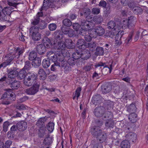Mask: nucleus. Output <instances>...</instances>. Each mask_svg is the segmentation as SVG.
I'll return each mask as SVG.
<instances>
[{"mask_svg": "<svg viewBox=\"0 0 148 148\" xmlns=\"http://www.w3.org/2000/svg\"><path fill=\"white\" fill-rule=\"evenodd\" d=\"M82 25L84 28H86L87 27V29H91V32L93 33L92 37L94 38L97 36H102L105 33L104 29L101 27L97 26L93 28L94 24L91 22L84 20L82 22Z\"/></svg>", "mask_w": 148, "mask_h": 148, "instance_id": "f257e3e1", "label": "nucleus"}, {"mask_svg": "<svg viewBox=\"0 0 148 148\" xmlns=\"http://www.w3.org/2000/svg\"><path fill=\"white\" fill-rule=\"evenodd\" d=\"M25 49L23 47L19 46L15 48L14 50L15 55L12 54L11 52L7 54L4 58L5 62L0 65H10L12 64L13 59L15 57L18 58L22 55L25 51Z\"/></svg>", "mask_w": 148, "mask_h": 148, "instance_id": "f03ea898", "label": "nucleus"}, {"mask_svg": "<svg viewBox=\"0 0 148 148\" xmlns=\"http://www.w3.org/2000/svg\"><path fill=\"white\" fill-rule=\"evenodd\" d=\"M136 21V18L135 17L130 16L128 17V19H123L122 21L120 23L119 26L121 27V31L119 33V36L121 42L123 36L124 34V32L123 29L127 27L130 29H133L135 26Z\"/></svg>", "mask_w": 148, "mask_h": 148, "instance_id": "7ed1b4c3", "label": "nucleus"}, {"mask_svg": "<svg viewBox=\"0 0 148 148\" xmlns=\"http://www.w3.org/2000/svg\"><path fill=\"white\" fill-rule=\"evenodd\" d=\"M57 49L56 48L55 50L53 52V51H49L47 53V56L48 58H45L42 61V65H50V60L53 62L54 63L53 65H60V63L58 62L59 60H62L63 58H58V53L57 52Z\"/></svg>", "mask_w": 148, "mask_h": 148, "instance_id": "20e7f679", "label": "nucleus"}, {"mask_svg": "<svg viewBox=\"0 0 148 148\" xmlns=\"http://www.w3.org/2000/svg\"><path fill=\"white\" fill-rule=\"evenodd\" d=\"M77 47L78 49L81 50V51H83L87 53L86 55V58H89L91 56V54L90 51H93L95 49L94 48L95 46L94 44L92 45L89 43H86L84 39H79L77 41Z\"/></svg>", "mask_w": 148, "mask_h": 148, "instance_id": "39448f33", "label": "nucleus"}, {"mask_svg": "<svg viewBox=\"0 0 148 148\" xmlns=\"http://www.w3.org/2000/svg\"><path fill=\"white\" fill-rule=\"evenodd\" d=\"M108 28L109 29H112L114 31L118 32L115 38V41L116 45H119L121 43V39L120 38L119 33L121 30V27L117 24H116L115 22L113 21H110L108 24Z\"/></svg>", "mask_w": 148, "mask_h": 148, "instance_id": "423d86ee", "label": "nucleus"}, {"mask_svg": "<svg viewBox=\"0 0 148 148\" xmlns=\"http://www.w3.org/2000/svg\"><path fill=\"white\" fill-rule=\"evenodd\" d=\"M77 50V52L74 53L72 54V58H70L69 59L68 63L69 65H75L76 63H75V60H77L76 62L78 59L82 57L83 58L84 60H87L88 58H86V56L87 53L83 51H81L80 50Z\"/></svg>", "mask_w": 148, "mask_h": 148, "instance_id": "0eeeda50", "label": "nucleus"}, {"mask_svg": "<svg viewBox=\"0 0 148 148\" xmlns=\"http://www.w3.org/2000/svg\"><path fill=\"white\" fill-rule=\"evenodd\" d=\"M81 25L82 27L79 31V34L82 36H84L86 41L90 42L92 38H95L92 37L93 33L91 32V29H87V27H86V28H84L82 25Z\"/></svg>", "mask_w": 148, "mask_h": 148, "instance_id": "6e6552de", "label": "nucleus"}, {"mask_svg": "<svg viewBox=\"0 0 148 148\" xmlns=\"http://www.w3.org/2000/svg\"><path fill=\"white\" fill-rule=\"evenodd\" d=\"M59 46V43H58L56 48L57 49V50H58L57 52L58 53V58H63L62 60H59L60 62H62L64 60L65 57H70L71 54L69 52V50L68 51L65 49V48H62V47Z\"/></svg>", "mask_w": 148, "mask_h": 148, "instance_id": "1a4fd4ad", "label": "nucleus"}, {"mask_svg": "<svg viewBox=\"0 0 148 148\" xmlns=\"http://www.w3.org/2000/svg\"><path fill=\"white\" fill-rule=\"evenodd\" d=\"M57 39L60 40L58 42L59 47H62V48H66L67 47L69 49H73L74 47L75 46L73 44V42H70L68 44H65L64 40H63L64 39L63 35L62 34H58V35L57 36Z\"/></svg>", "mask_w": 148, "mask_h": 148, "instance_id": "9d476101", "label": "nucleus"}, {"mask_svg": "<svg viewBox=\"0 0 148 148\" xmlns=\"http://www.w3.org/2000/svg\"><path fill=\"white\" fill-rule=\"evenodd\" d=\"M37 27H31L30 29L31 37L34 41H38L41 39V34L38 32Z\"/></svg>", "mask_w": 148, "mask_h": 148, "instance_id": "9b49d317", "label": "nucleus"}, {"mask_svg": "<svg viewBox=\"0 0 148 148\" xmlns=\"http://www.w3.org/2000/svg\"><path fill=\"white\" fill-rule=\"evenodd\" d=\"M40 18L38 17H36L34 18V20L31 21V24L32 26V27H37L39 29H44L45 27V22L43 21H41V23H40Z\"/></svg>", "mask_w": 148, "mask_h": 148, "instance_id": "f8f14e48", "label": "nucleus"}, {"mask_svg": "<svg viewBox=\"0 0 148 148\" xmlns=\"http://www.w3.org/2000/svg\"><path fill=\"white\" fill-rule=\"evenodd\" d=\"M39 86L38 83H35L32 87L26 89L25 90V92L28 95H34L38 91Z\"/></svg>", "mask_w": 148, "mask_h": 148, "instance_id": "ddd939ff", "label": "nucleus"}, {"mask_svg": "<svg viewBox=\"0 0 148 148\" xmlns=\"http://www.w3.org/2000/svg\"><path fill=\"white\" fill-rule=\"evenodd\" d=\"M90 132L93 136L96 138L100 136L102 132L100 127L97 126L93 127L91 129Z\"/></svg>", "mask_w": 148, "mask_h": 148, "instance_id": "4468645a", "label": "nucleus"}, {"mask_svg": "<svg viewBox=\"0 0 148 148\" xmlns=\"http://www.w3.org/2000/svg\"><path fill=\"white\" fill-rule=\"evenodd\" d=\"M14 96V94L12 92V90L8 89L6 90V92L3 95L1 99H7L8 100L10 99L14 100L13 97Z\"/></svg>", "mask_w": 148, "mask_h": 148, "instance_id": "2eb2a0df", "label": "nucleus"}, {"mask_svg": "<svg viewBox=\"0 0 148 148\" xmlns=\"http://www.w3.org/2000/svg\"><path fill=\"white\" fill-rule=\"evenodd\" d=\"M11 13V10L9 7H6L3 9L0 6V17L3 18L6 15H10Z\"/></svg>", "mask_w": 148, "mask_h": 148, "instance_id": "dca6fc26", "label": "nucleus"}, {"mask_svg": "<svg viewBox=\"0 0 148 148\" xmlns=\"http://www.w3.org/2000/svg\"><path fill=\"white\" fill-rule=\"evenodd\" d=\"M105 108L103 106L97 107L95 110L94 114L97 117H101L105 112Z\"/></svg>", "mask_w": 148, "mask_h": 148, "instance_id": "f3484780", "label": "nucleus"}, {"mask_svg": "<svg viewBox=\"0 0 148 148\" xmlns=\"http://www.w3.org/2000/svg\"><path fill=\"white\" fill-rule=\"evenodd\" d=\"M36 50L39 54H43L46 52V47L42 44H39L36 46Z\"/></svg>", "mask_w": 148, "mask_h": 148, "instance_id": "a211bd4d", "label": "nucleus"}, {"mask_svg": "<svg viewBox=\"0 0 148 148\" xmlns=\"http://www.w3.org/2000/svg\"><path fill=\"white\" fill-rule=\"evenodd\" d=\"M18 129L21 131H24L27 127V124L26 122L21 121L18 122L17 124Z\"/></svg>", "mask_w": 148, "mask_h": 148, "instance_id": "6ab92c4d", "label": "nucleus"}, {"mask_svg": "<svg viewBox=\"0 0 148 148\" xmlns=\"http://www.w3.org/2000/svg\"><path fill=\"white\" fill-rule=\"evenodd\" d=\"M112 87L110 85L105 84L101 86V91L103 94H106L111 91Z\"/></svg>", "mask_w": 148, "mask_h": 148, "instance_id": "aec40b11", "label": "nucleus"}, {"mask_svg": "<svg viewBox=\"0 0 148 148\" xmlns=\"http://www.w3.org/2000/svg\"><path fill=\"white\" fill-rule=\"evenodd\" d=\"M26 77L35 84L37 80V75L34 73H28L26 75Z\"/></svg>", "mask_w": 148, "mask_h": 148, "instance_id": "412c9836", "label": "nucleus"}, {"mask_svg": "<svg viewBox=\"0 0 148 148\" xmlns=\"http://www.w3.org/2000/svg\"><path fill=\"white\" fill-rule=\"evenodd\" d=\"M42 42L43 45L47 47V48H50L51 46L52 43L51 40L48 37H46L44 38Z\"/></svg>", "mask_w": 148, "mask_h": 148, "instance_id": "4be33fe9", "label": "nucleus"}, {"mask_svg": "<svg viewBox=\"0 0 148 148\" xmlns=\"http://www.w3.org/2000/svg\"><path fill=\"white\" fill-rule=\"evenodd\" d=\"M38 74L40 77V79L41 80H44L47 77V74L46 72L42 69H39Z\"/></svg>", "mask_w": 148, "mask_h": 148, "instance_id": "5701e85b", "label": "nucleus"}, {"mask_svg": "<svg viewBox=\"0 0 148 148\" xmlns=\"http://www.w3.org/2000/svg\"><path fill=\"white\" fill-rule=\"evenodd\" d=\"M109 66H108V65H106L102 70V72L103 75H106L108 73H110L111 72L112 70V65Z\"/></svg>", "mask_w": 148, "mask_h": 148, "instance_id": "b1692460", "label": "nucleus"}, {"mask_svg": "<svg viewBox=\"0 0 148 148\" xmlns=\"http://www.w3.org/2000/svg\"><path fill=\"white\" fill-rule=\"evenodd\" d=\"M91 145L92 146V148H103L102 144L97 142V140H92Z\"/></svg>", "mask_w": 148, "mask_h": 148, "instance_id": "393cba45", "label": "nucleus"}, {"mask_svg": "<svg viewBox=\"0 0 148 148\" xmlns=\"http://www.w3.org/2000/svg\"><path fill=\"white\" fill-rule=\"evenodd\" d=\"M44 121L45 119L41 118L37 122L36 125L39 128H42L45 126Z\"/></svg>", "mask_w": 148, "mask_h": 148, "instance_id": "a878e982", "label": "nucleus"}, {"mask_svg": "<svg viewBox=\"0 0 148 148\" xmlns=\"http://www.w3.org/2000/svg\"><path fill=\"white\" fill-rule=\"evenodd\" d=\"M121 148H130V143L127 140H124L121 142Z\"/></svg>", "mask_w": 148, "mask_h": 148, "instance_id": "bb28decb", "label": "nucleus"}, {"mask_svg": "<svg viewBox=\"0 0 148 148\" xmlns=\"http://www.w3.org/2000/svg\"><path fill=\"white\" fill-rule=\"evenodd\" d=\"M127 136L130 140H131L133 142H135L136 141L137 138V135L134 133H132L131 134H129L127 135Z\"/></svg>", "mask_w": 148, "mask_h": 148, "instance_id": "cd10ccee", "label": "nucleus"}, {"mask_svg": "<svg viewBox=\"0 0 148 148\" xmlns=\"http://www.w3.org/2000/svg\"><path fill=\"white\" fill-rule=\"evenodd\" d=\"M129 119L132 122L134 123L137 120V115L134 113L133 112L129 115Z\"/></svg>", "mask_w": 148, "mask_h": 148, "instance_id": "c85d7f7f", "label": "nucleus"}, {"mask_svg": "<svg viewBox=\"0 0 148 148\" xmlns=\"http://www.w3.org/2000/svg\"><path fill=\"white\" fill-rule=\"evenodd\" d=\"M133 13L136 14H140L143 11V9L140 7L135 6L133 9Z\"/></svg>", "mask_w": 148, "mask_h": 148, "instance_id": "c756f323", "label": "nucleus"}, {"mask_svg": "<svg viewBox=\"0 0 148 148\" xmlns=\"http://www.w3.org/2000/svg\"><path fill=\"white\" fill-rule=\"evenodd\" d=\"M97 138L98 139L100 142V143H101L105 142L107 138V135L106 133H102L101 135L100 136Z\"/></svg>", "mask_w": 148, "mask_h": 148, "instance_id": "7c9ffc66", "label": "nucleus"}, {"mask_svg": "<svg viewBox=\"0 0 148 148\" xmlns=\"http://www.w3.org/2000/svg\"><path fill=\"white\" fill-rule=\"evenodd\" d=\"M26 72L24 70L20 71L19 73L17 74L18 78L20 79H25L26 75Z\"/></svg>", "mask_w": 148, "mask_h": 148, "instance_id": "2f4dec72", "label": "nucleus"}, {"mask_svg": "<svg viewBox=\"0 0 148 148\" xmlns=\"http://www.w3.org/2000/svg\"><path fill=\"white\" fill-rule=\"evenodd\" d=\"M133 35V32H131L129 34L127 38L125 40V43L126 45H128L130 42H131Z\"/></svg>", "mask_w": 148, "mask_h": 148, "instance_id": "473e14b6", "label": "nucleus"}, {"mask_svg": "<svg viewBox=\"0 0 148 148\" xmlns=\"http://www.w3.org/2000/svg\"><path fill=\"white\" fill-rule=\"evenodd\" d=\"M118 33V32L114 31V29H112V32L111 31H108L106 33V35L107 37L112 38L115 36L117 33Z\"/></svg>", "mask_w": 148, "mask_h": 148, "instance_id": "72a5a7b5", "label": "nucleus"}, {"mask_svg": "<svg viewBox=\"0 0 148 148\" xmlns=\"http://www.w3.org/2000/svg\"><path fill=\"white\" fill-rule=\"evenodd\" d=\"M112 113L109 111H106L103 114V119L104 120H107V119H109V118L112 116Z\"/></svg>", "mask_w": 148, "mask_h": 148, "instance_id": "f704fd0d", "label": "nucleus"}, {"mask_svg": "<svg viewBox=\"0 0 148 148\" xmlns=\"http://www.w3.org/2000/svg\"><path fill=\"white\" fill-rule=\"evenodd\" d=\"M37 55L36 53L34 51H31L29 56V60L32 61L37 58Z\"/></svg>", "mask_w": 148, "mask_h": 148, "instance_id": "c9c22d12", "label": "nucleus"}, {"mask_svg": "<svg viewBox=\"0 0 148 148\" xmlns=\"http://www.w3.org/2000/svg\"><path fill=\"white\" fill-rule=\"evenodd\" d=\"M81 91V88H78L76 90L75 92L73 94V99H74L76 97L77 99L80 95V93Z\"/></svg>", "mask_w": 148, "mask_h": 148, "instance_id": "e433bc0d", "label": "nucleus"}, {"mask_svg": "<svg viewBox=\"0 0 148 148\" xmlns=\"http://www.w3.org/2000/svg\"><path fill=\"white\" fill-rule=\"evenodd\" d=\"M17 71H10L8 74V77L11 78H14L17 76Z\"/></svg>", "mask_w": 148, "mask_h": 148, "instance_id": "4c0bfd02", "label": "nucleus"}, {"mask_svg": "<svg viewBox=\"0 0 148 148\" xmlns=\"http://www.w3.org/2000/svg\"><path fill=\"white\" fill-rule=\"evenodd\" d=\"M54 123L53 122H49L47 125V130L50 132H51L54 129Z\"/></svg>", "mask_w": 148, "mask_h": 148, "instance_id": "58836bf2", "label": "nucleus"}, {"mask_svg": "<svg viewBox=\"0 0 148 148\" xmlns=\"http://www.w3.org/2000/svg\"><path fill=\"white\" fill-rule=\"evenodd\" d=\"M52 138L51 137L48 136L44 139L43 143L45 145H49L52 143Z\"/></svg>", "mask_w": 148, "mask_h": 148, "instance_id": "ea45409f", "label": "nucleus"}, {"mask_svg": "<svg viewBox=\"0 0 148 148\" xmlns=\"http://www.w3.org/2000/svg\"><path fill=\"white\" fill-rule=\"evenodd\" d=\"M48 1L47 0H44L43 6L41 8L40 11H42L43 10H47L49 7V4L50 3L48 2Z\"/></svg>", "mask_w": 148, "mask_h": 148, "instance_id": "a19ab883", "label": "nucleus"}, {"mask_svg": "<svg viewBox=\"0 0 148 148\" xmlns=\"http://www.w3.org/2000/svg\"><path fill=\"white\" fill-rule=\"evenodd\" d=\"M107 120L108 121L106 122L105 124L106 127L108 128L113 127L114 125V122L113 121L110 119H107Z\"/></svg>", "mask_w": 148, "mask_h": 148, "instance_id": "79ce46f5", "label": "nucleus"}, {"mask_svg": "<svg viewBox=\"0 0 148 148\" xmlns=\"http://www.w3.org/2000/svg\"><path fill=\"white\" fill-rule=\"evenodd\" d=\"M41 58L37 57L32 60V65H41Z\"/></svg>", "mask_w": 148, "mask_h": 148, "instance_id": "37998d69", "label": "nucleus"}, {"mask_svg": "<svg viewBox=\"0 0 148 148\" xmlns=\"http://www.w3.org/2000/svg\"><path fill=\"white\" fill-rule=\"evenodd\" d=\"M103 49L102 47H98L96 49V54L97 55L102 56L103 54Z\"/></svg>", "mask_w": 148, "mask_h": 148, "instance_id": "c03bdc74", "label": "nucleus"}, {"mask_svg": "<svg viewBox=\"0 0 148 148\" xmlns=\"http://www.w3.org/2000/svg\"><path fill=\"white\" fill-rule=\"evenodd\" d=\"M24 84L27 86H31L32 84H35L32 82L31 80L28 79L26 77H25V78L24 79Z\"/></svg>", "mask_w": 148, "mask_h": 148, "instance_id": "a18cd8bd", "label": "nucleus"}, {"mask_svg": "<svg viewBox=\"0 0 148 148\" xmlns=\"http://www.w3.org/2000/svg\"><path fill=\"white\" fill-rule=\"evenodd\" d=\"M10 86L13 89H16L20 86L19 82L14 81L11 84Z\"/></svg>", "mask_w": 148, "mask_h": 148, "instance_id": "49530a36", "label": "nucleus"}, {"mask_svg": "<svg viewBox=\"0 0 148 148\" xmlns=\"http://www.w3.org/2000/svg\"><path fill=\"white\" fill-rule=\"evenodd\" d=\"M63 23L64 25L67 27H70L72 25L71 21L68 18H66L63 21Z\"/></svg>", "mask_w": 148, "mask_h": 148, "instance_id": "de8ad7c7", "label": "nucleus"}, {"mask_svg": "<svg viewBox=\"0 0 148 148\" xmlns=\"http://www.w3.org/2000/svg\"><path fill=\"white\" fill-rule=\"evenodd\" d=\"M93 21L97 24H100L103 21L102 18L100 16H96L93 18Z\"/></svg>", "mask_w": 148, "mask_h": 148, "instance_id": "09e8293b", "label": "nucleus"}, {"mask_svg": "<svg viewBox=\"0 0 148 148\" xmlns=\"http://www.w3.org/2000/svg\"><path fill=\"white\" fill-rule=\"evenodd\" d=\"M90 10L89 9H86L83 12L81 13L80 14L81 16H84V17H87L90 14Z\"/></svg>", "mask_w": 148, "mask_h": 148, "instance_id": "8fccbe9b", "label": "nucleus"}, {"mask_svg": "<svg viewBox=\"0 0 148 148\" xmlns=\"http://www.w3.org/2000/svg\"><path fill=\"white\" fill-rule=\"evenodd\" d=\"M135 106L134 104H131L128 107L127 110L130 112L134 111L135 110Z\"/></svg>", "mask_w": 148, "mask_h": 148, "instance_id": "3c124183", "label": "nucleus"}, {"mask_svg": "<svg viewBox=\"0 0 148 148\" xmlns=\"http://www.w3.org/2000/svg\"><path fill=\"white\" fill-rule=\"evenodd\" d=\"M16 109L19 110H24L26 109V106L22 104H20L16 105Z\"/></svg>", "mask_w": 148, "mask_h": 148, "instance_id": "603ef678", "label": "nucleus"}, {"mask_svg": "<svg viewBox=\"0 0 148 148\" xmlns=\"http://www.w3.org/2000/svg\"><path fill=\"white\" fill-rule=\"evenodd\" d=\"M48 27L50 31H54L56 29L57 25L55 23H51L49 25Z\"/></svg>", "mask_w": 148, "mask_h": 148, "instance_id": "864d4df0", "label": "nucleus"}, {"mask_svg": "<svg viewBox=\"0 0 148 148\" xmlns=\"http://www.w3.org/2000/svg\"><path fill=\"white\" fill-rule=\"evenodd\" d=\"M70 65H61L60 67L62 68L64 67V71L66 73H67L71 69Z\"/></svg>", "mask_w": 148, "mask_h": 148, "instance_id": "5fc2aeb1", "label": "nucleus"}, {"mask_svg": "<svg viewBox=\"0 0 148 148\" xmlns=\"http://www.w3.org/2000/svg\"><path fill=\"white\" fill-rule=\"evenodd\" d=\"M9 125V122L8 121H5L4 122L3 124V131L5 132H6L8 131V127Z\"/></svg>", "mask_w": 148, "mask_h": 148, "instance_id": "6e6d98bb", "label": "nucleus"}, {"mask_svg": "<svg viewBox=\"0 0 148 148\" xmlns=\"http://www.w3.org/2000/svg\"><path fill=\"white\" fill-rule=\"evenodd\" d=\"M72 26L73 28L76 31H78L80 27V25L78 23H74Z\"/></svg>", "mask_w": 148, "mask_h": 148, "instance_id": "4d7b16f0", "label": "nucleus"}, {"mask_svg": "<svg viewBox=\"0 0 148 148\" xmlns=\"http://www.w3.org/2000/svg\"><path fill=\"white\" fill-rule=\"evenodd\" d=\"M100 10L99 8H94L92 9V13L94 14H98L100 12Z\"/></svg>", "mask_w": 148, "mask_h": 148, "instance_id": "13d9d810", "label": "nucleus"}, {"mask_svg": "<svg viewBox=\"0 0 148 148\" xmlns=\"http://www.w3.org/2000/svg\"><path fill=\"white\" fill-rule=\"evenodd\" d=\"M106 104L108 109H109L111 108H112L114 105V103L113 102L109 101H107Z\"/></svg>", "mask_w": 148, "mask_h": 148, "instance_id": "bf43d9fd", "label": "nucleus"}, {"mask_svg": "<svg viewBox=\"0 0 148 148\" xmlns=\"http://www.w3.org/2000/svg\"><path fill=\"white\" fill-rule=\"evenodd\" d=\"M107 5L106 2L103 0H101L99 4V5L103 8H106Z\"/></svg>", "mask_w": 148, "mask_h": 148, "instance_id": "052dcab7", "label": "nucleus"}, {"mask_svg": "<svg viewBox=\"0 0 148 148\" xmlns=\"http://www.w3.org/2000/svg\"><path fill=\"white\" fill-rule=\"evenodd\" d=\"M13 133V132L11 131H9L7 134V137L10 139L13 138L14 137V134Z\"/></svg>", "mask_w": 148, "mask_h": 148, "instance_id": "680f3d73", "label": "nucleus"}, {"mask_svg": "<svg viewBox=\"0 0 148 148\" xmlns=\"http://www.w3.org/2000/svg\"><path fill=\"white\" fill-rule=\"evenodd\" d=\"M70 29V28L66 27H62V30L63 34H68V32H69V29Z\"/></svg>", "mask_w": 148, "mask_h": 148, "instance_id": "e2e57ef3", "label": "nucleus"}, {"mask_svg": "<svg viewBox=\"0 0 148 148\" xmlns=\"http://www.w3.org/2000/svg\"><path fill=\"white\" fill-rule=\"evenodd\" d=\"M75 34V31L71 29H69V32H68V34H68L69 36L70 37L73 36Z\"/></svg>", "mask_w": 148, "mask_h": 148, "instance_id": "0e129e2a", "label": "nucleus"}, {"mask_svg": "<svg viewBox=\"0 0 148 148\" xmlns=\"http://www.w3.org/2000/svg\"><path fill=\"white\" fill-rule=\"evenodd\" d=\"M12 142L10 140L6 141L5 143V147L6 148H9L11 145Z\"/></svg>", "mask_w": 148, "mask_h": 148, "instance_id": "69168bd1", "label": "nucleus"}, {"mask_svg": "<svg viewBox=\"0 0 148 148\" xmlns=\"http://www.w3.org/2000/svg\"><path fill=\"white\" fill-rule=\"evenodd\" d=\"M28 98L27 96H24L22 98H21L18 99V101L19 102L22 103L24 102L27 100Z\"/></svg>", "mask_w": 148, "mask_h": 148, "instance_id": "338daca9", "label": "nucleus"}, {"mask_svg": "<svg viewBox=\"0 0 148 148\" xmlns=\"http://www.w3.org/2000/svg\"><path fill=\"white\" fill-rule=\"evenodd\" d=\"M95 122L96 124L98 125L97 126H99V127L101 126L103 124L102 121L99 119H96L95 120Z\"/></svg>", "mask_w": 148, "mask_h": 148, "instance_id": "774afa93", "label": "nucleus"}]
</instances>
